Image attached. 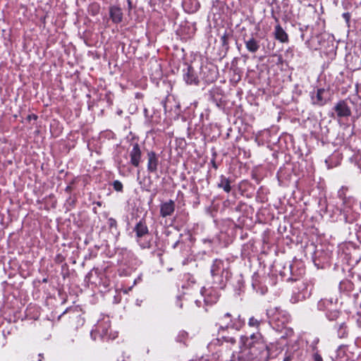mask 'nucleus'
Listing matches in <instances>:
<instances>
[{"mask_svg": "<svg viewBox=\"0 0 361 361\" xmlns=\"http://www.w3.org/2000/svg\"><path fill=\"white\" fill-rule=\"evenodd\" d=\"M347 335V329L345 324H341L338 329V336L340 338H343Z\"/></svg>", "mask_w": 361, "mask_h": 361, "instance_id": "a211bd4d", "label": "nucleus"}, {"mask_svg": "<svg viewBox=\"0 0 361 361\" xmlns=\"http://www.w3.org/2000/svg\"><path fill=\"white\" fill-rule=\"evenodd\" d=\"M184 79L188 84H196L197 82V78L190 68H188L187 73L184 75Z\"/></svg>", "mask_w": 361, "mask_h": 361, "instance_id": "ddd939ff", "label": "nucleus"}, {"mask_svg": "<svg viewBox=\"0 0 361 361\" xmlns=\"http://www.w3.org/2000/svg\"><path fill=\"white\" fill-rule=\"evenodd\" d=\"M343 16H345V18H347V14L346 13H344Z\"/></svg>", "mask_w": 361, "mask_h": 361, "instance_id": "cd10ccee", "label": "nucleus"}, {"mask_svg": "<svg viewBox=\"0 0 361 361\" xmlns=\"http://www.w3.org/2000/svg\"><path fill=\"white\" fill-rule=\"evenodd\" d=\"M130 163L134 166L137 167L140 163L141 160V150L140 149L139 145L135 143L133 146V149L130 152Z\"/></svg>", "mask_w": 361, "mask_h": 361, "instance_id": "20e7f679", "label": "nucleus"}, {"mask_svg": "<svg viewBox=\"0 0 361 361\" xmlns=\"http://www.w3.org/2000/svg\"><path fill=\"white\" fill-rule=\"evenodd\" d=\"M183 4L189 13H193L199 8V3L196 0H183Z\"/></svg>", "mask_w": 361, "mask_h": 361, "instance_id": "9d476101", "label": "nucleus"}, {"mask_svg": "<svg viewBox=\"0 0 361 361\" xmlns=\"http://www.w3.org/2000/svg\"><path fill=\"white\" fill-rule=\"evenodd\" d=\"M134 231L137 238H142L148 233L147 226L142 222H139L136 225Z\"/></svg>", "mask_w": 361, "mask_h": 361, "instance_id": "9b49d317", "label": "nucleus"}, {"mask_svg": "<svg viewBox=\"0 0 361 361\" xmlns=\"http://www.w3.org/2000/svg\"><path fill=\"white\" fill-rule=\"evenodd\" d=\"M114 189L116 191L121 192L123 190V184L119 180H115L113 183Z\"/></svg>", "mask_w": 361, "mask_h": 361, "instance_id": "6ab92c4d", "label": "nucleus"}, {"mask_svg": "<svg viewBox=\"0 0 361 361\" xmlns=\"http://www.w3.org/2000/svg\"><path fill=\"white\" fill-rule=\"evenodd\" d=\"M219 187L222 188L225 192H229L231 190L230 181L226 178L221 176Z\"/></svg>", "mask_w": 361, "mask_h": 361, "instance_id": "2eb2a0df", "label": "nucleus"}, {"mask_svg": "<svg viewBox=\"0 0 361 361\" xmlns=\"http://www.w3.org/2000/svg\"><path fill=\"white\" fill-rule=\"evenodd\" d=\"M243 324H244V321L242 320L240 317H238V319L235 322L231 323V324H228L226 325V327H231L236 330H239L242 328Z\"/></svg>", "mask_w": 361, "mask_h": 361, "instance_id": "dca6fc26", "label": "nucleus"}, {"mask_svg": "<svg viewBox=\"0 0 361 361\" xmlns=\"http://www.w3.org/2000/svg\"><path fill=\"white\" fill-rule=\"evenodd\" d=\"M109 324L107 323H101L99 324L96 329L93 330L91 332V336L93 338V339H96L97 335L99 334L101 338H105L109 337L110 338L111 336H109Z\"/></svg>", "mask_w": 361, "mask_h": 361, "instance_id": "7ed1b4c3", "label": "nucleus"}, {"mask_svg": "<svg viewBox=\"0 0 361 361\" xmlns=\"http://www.w3.org/2000/svg\"><path fill=\"white\" fill-rule=\"evenodd\" d=\"M175 205L172 200L164 202L161 205L160 213L161 216L166 217L170 216L174 212Z\"/></svg>", "mask_w": 361, "mask_h": 361, "instance_id": "0eeeda50", "label": "nucleus"}, {"mask_svg": "<svg viewBox=\"0 0 361 361\" xmlns=\"http://www.w3.org/2000/svg\"><path fill=\"white\" fill-rule=\"evenodd\" d=\"M231 343H235V340H234V338H231Z\"/></svg>", "mask_w": 361, "mask_h": 361, "instance_id": "393cba45", "label": "nucleus"}, {"mask_svg": "<svg viewBox=\"0 0 361 361\" xmlns=\"http://www.w3.org/2000/svg\"><path fill=\"white\" fill-rule=\"evenodd\" d=\"M335 111L340 117L348 116L350 114V111L345 102H339L335 106Z\"/></svg>", "mask_w": 361, "mask_h": 361, "instance_id": "6e6552de", "label": "nucleus"}, {"mask_svg": "<svg viewBox=\"0 0 361 361\" xmlns=\"http://www.w3.org/2000/svg\"><path fill=\"white\" fill-rule=\"evenodd\" d=\"M227 317L228 318L230 317V314L227 313V314H225L224 318H227Z\"/></svg>", "mask_w": 361, "mask_h": 361, "instance_id": "5701e85b", "label": "nucleus"}, {"mask_svg": "<svg viewBox=\"0 0 361 361\" xmlns=\"http://www.w3.org/2000/svg\"><path fill=\"white\" fill-rule=\"evenodd\" d=\"M324 92V89H319L317 90L316 97L312 98L314 104L319 105H323L325 104L326 99L323 98V94Z\"/></svg>", "mask_w": 361, "mask_h": 361, "instance_id": "4468645a", "label": "nucleus"}, {"mask_svg": "<svg viewBox=\"0 0 361 361\" xmlns=\"http://www.w3.org/2000/svg\"><path fill=\"white\" fill-rule=\"evenodd\" d=\"M245 47L249 51L252 53L256 52L259 48V42L254 38H251L246 41Z\"/></svg>", "mask_w": 361, "mask_h": 361, "instance_id": "f8f14e48", "label": "nucleus"}, {"mask_svg": "<svg viewBox=\"0 0 361 361\" xmlns=\"http://www.w3.org/2000/svg\"><path fill=\"white\" fill-rule=\"evenodd\" d=\"M325 162H326V165H327L328 168H330V166L328 165V160H327V159L325 161Z\"/></svg>", "mask_w": 361, "mask_h": 361, "instance_id": "b1692460", "label": "nucleus"}, {"mask_svg": "<svg viewBox=\"0 0 361 361\" xmlns=\"http://www.w3.org/2000/svg\"><path fill=\"white\" fill-rule=\"evenodd\" d=\"M240 342L243 346L247 348H251L255 345V344L263 343V338L260 333L257 332L252 334L250 337L242 336L240 338Z\"/></svg>", "mask_w": 361, "mask_h": 361, "instance_id": "f03ea898", "label": "nucleus"}, {"mask_svg": "<svg viewBox=\"0 0 361 361\" xmlns=\"http://www.w3.org/2000/svg\"><path fill=\"white\" fill-rule=\"evenodd\" d=\"M148 157V163H147V170L149 172H156L157 170V166L159 164V159L157 157L156 154L154 152H149L147 154Z\"/></svg>", "mask_w": 361, "mask_h": 361, "instance_id": "39448f33", "label": "nucleus"}, {"mask_svg": "<svg viewBox=\"0 0 361 361\" xmlns=\"http://www.w3.org/2000/svg\"><path fill=\"white\" fill-rule=\"evenodd\" d=\"M128 6H129V8H131V1L130 0H128Z\"/></svg>", "mask_w": 361, "mask_h": 361, "instance_id": "4be33fe9", "label": "nucleus"}, {"mask_svg": "<svg viewBox=\"0 0 361 361\" xmlns=\"http://www.w3.org/2000/svg\"><path fill=\"white\" fill-rule=\"evenodd\" d=\"M343 203H344L345 204H347V201H346L345 200H343Z\"/></svg>", "mask_w": 361, "mask_h": 361, "instance_id": "a878e982", "label": "nucleus"}, {"mask_svg": "<svg viewBox=\"0 0 361 361\" xmlns=\"http://www.w3.org/2000/svg\"><path fill=\"white\" fill-rule=\"evenodd\" d=\"M343 16H345V18H347V14L346 13H344Z\"/></svg>", "mask_w": 361, "mask_h": 361, "instance_id": "bb28decb", "label": "nucleus"}, {"mask_svg": "<svg viewBox=\"0 0 361 361\" xmlns=\"http://www.w3.org/2000/svg\"><path fill=\"white\" fill-rule=\"evenodd\" d=\"M187 336V333L185 331L180 332L178 337L182 336L183 338Z\"/></svg>", "mask_w": 361, "mask_h": 361, "instance_id": "412c9836", "label": "nucleus"}, {"mask_svg": "<svg viewBox=\"0 0 361 361\" xmlns=\"http://www.w3.org/2000/svg\"><path fill=\"white\" fill-rule=\"evenodd\" d=\"M274 35L276 39L281 42H286L288 41V35L279 25L275 27Z\"/></svg>", "mask_w": 361, "mask_h": 361, "instance_id": "1a4fd4ad", "label": "nucleus"}, {"mask_svg": "<svg viewBox=\"0 0 361 361\" xmlns=\"http://www.w3.org/2000/svg\"><path fill=\"white\" fill-rule=\"evenodd\" d=\"M110 18L115 23H119L123 20V13L121 8L118 6H111L109 8Z\"/></svg>", "mask_w": 361, "mask_h": 361, "instance_id": "423d86ee", "label": "nucleus"}, {"mask_svg": "<svg viewBox=\"0 0 361 361\" xmlns=\"http://www.w3.org/2000/svg\"><path fill=\"white\" fill-rule=\"evenodd\" d=\"M314 361H322V357L318 354L314 355Z\"/></svg>", "mask_w": 361, "mask_h": 361, "instance_id": "aec40b11", "label": "nucleus"}, {"mask_svg": "<svg viewBox=\"0 0 361 361\" xmlns=\"http://www.w3.org/2000/svg\"><path fill=\"white\" fill-rule=\"evenodd\" d=\"M260 324H261V322L253 317H250L249 319V322H248V325L250 326L254 327L257 329H259Z\"/></svg>", "mask_w": 361, "mask_h": 361, "instance_id": "f3484780", "label": "nucleus"}, {"mask_svg": "<svg viewBox=\"0 0 361 361\" xmlns=\"http://www.w3.org/2000/svg\"><path fill=\"white\" fill-rule=\"evenodd\" d=\"M267 314L271 322L276 323L278 327L283 326L289 320L288 314L278 307H270Z\"/></svg>", "mask_w": 361, "mask_h": 361, "instance_id": "f257e3e1", "label": "nucleus"}, {"mask_svg": "<svg viewBox=\"0 0 361 361\" xmlns=\"http://www.w3.org/2000/svg\"><path fill=\"white\" fill-rule=\"evenodd\" d=\"M283 361H288V359H285Z\"/></svg>", "mask_w": 361, "mask_h": 361, "instance_id": "c85d7f7f", "label": "nucleus"}]
</instances>
